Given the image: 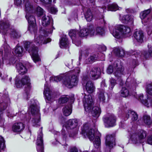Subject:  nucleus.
Instances as JSON below:
<instances>
[{"label": "nucleus", "instance_id": "obj_29", "mask_svg": "<svg viewBox=\"0 0 152 152\" xmlns=\"http://www.w3.org/2000/svg\"><path fill=\"white\" fill-rule=\"evenodd\" d=\"M51 18L48 16L44 15L42 19V25L44 26H46L49 24Z\"/></svg>", "mask_w": 152, "mask_h": 152}, {"label": "nucleus", "instance_id": "obj_63", "mask_svg": "<svg viewBox=\"0 0 152 152\" xmlns=\"http://www.w3.org/2000/svg\"><path fill=\"white\" fill-rule=\"evenodd\" d=\"M51 12L53 14H55L57 11L56 8L54 7H52L50 8Z\"/></svg>", "mask_w": 152, "mask_h": 152}, {"label": "nucleus", "instance_id": "obj_51", "mask_svg": "<svg viewBox=\"0 0 152 152\" xmlns=\"http://www.w3.org/2000/svg\"><path fill=\"white\" fill-rule=\"evenodd\" d=\"M89 49H86L85 50H82L80 52V54L79 57V59L81 60V56L82 55H84L86 56H87L89 53Z\"/></svg>", "mask_w": 152, "mask_h": 152}, {"label": "nucleus", "instance_id": "obj_40", "mask_svg": "<svg viewBox=\"0 0 152 152\" xmlns=\"http://www.w3.org/2000/svg\"><path fill=\"white\" fill-rule=\"evenodd\" d=\"M69 72H71L73 76H76L77 78V76L80 72V69L79 67H77L74 69V70L70 71Z\"/></svg>", "mask_w": 152, "mask_h": 152}, {"label": "nucleus", "instance_id": "obj_4", "mask_svg": "<svg viewBox=\"0 0 152 152\" xmlns=\"http://www.w3.org/2000/svg\"><path fill=\"white\" fill-rule=\"evenodd\" d=\"M24 47L27 51L30 53L32 59L35 63L40 61V59L38 54V48L35 47L33 44L29 42L25 43Z\"/></svg>", "mask_w": 152, "mask_h": 152}, {"label": "nucleus", "instance_id": "obj_22", "mask_svg": "<svg viewBox=\"0 0 152 152\" xmlns=\"http://www.w3.org/2000/svg\"><path fill=\"white\" fill-rule=\"evenodd\" d=\"M99 69L97 68H93L91 69L90 73V75L92 79H97L99 77L100 74Z\"/></svg>", "mask_w": 152, "mask_h": 152}, {"label": "nucleus", "instance_id": "obj_28", "mask_svg": "<svg viewBox=\"0 0 152 152\" xmlns=\"http://www.w3.org/2000/svg\"><path fill=\"white\" fill-rule=\"evenodd\" d=\"M32 12L26 13V18L28 20L29 24L36 23L34 17L32 15Z\"/></svg>", "mask_w": 152, "mask_h": 152}, {"label": "nucleus", "instance_id": "obj_59", "mask_svg": "<svg viewBox=\"0 0 152 152\" xmlns=\"http://www.w3.org/2000/svg\"><path fill=\"white\" fill-rule=\"evenodd\" d=\"M40 1L45 4H50L51 2V0H39Z\"/></svg>", "mask_w": 152, "mask_h": 152}, {"label": "nucleus", "instance_id": "obj_14", "mask_svg": "<svg viewBox=\"0 0 152 152\" xmlns=\"http://www.w3.org/2000/svg\"><path fill=\"white\" fill-rule=\"evenodd\" d=\"M83 79L84 81H87L86 85V89L88 92L90 94L93 93L94 91L95 87L93 83L90 80H88L89 78L88 76H84Z\"/></svg>", "mask_w": 152, "mask_h": 152}, {"label": "nucleus", "instance_id": "obj_55", "mask_svg": "<svg viewBox=\"0 0 152 152\" xmlns=\"http://www.w3.org/2000/svg\"><path fill=\"white\" fill-rule=\"evenodd\" d=\"M26 1V0H15L14 3L16 5L19 6L21 4L23 1L25 3Z\"/></svg>", "mask_w": 152, "mask_h": 152}, {"label": "nucleus", "instance_id": "obj_30", "mask_svg": "<svg viewBox=\"0 0 152 152\" xmlns=\"http://www.w3.org/2000/svg\"><path fill=\"white\" fill-rule=\"evenodd\" d=\"M25 4V9L26 13L32 12L33 7L32 5L28 0H26Z\"/></svg>", "mask_w": 152, "mask_h": 152}, {"label": "nucleus", "instance_id": "obj_16", "mask_svg": "<svg viewBox=\"0 0 152 152\" xmlns=\"http://www.w3.org/2000/svg\"><path fill=\"white\" fill-rule=\"evenodd\" d=\"M51 39L50 38L44 39V37L42 35H39L38 37H35L34 42L37 45H42L43 44H45L50 42Z\"/></svg>", "mask_w": 152, "mask_h": 152}, {"label": "nucleus", "instance_id": "obj_15", "mask_svg": "<svg viewBox=\"0 0 152 152\" xmlns=\"http://www.w3.org/2000/svg\"><path fill=\"white\" fill-rule=\"evenodd\" d=\"M105 144L107 147L110 150L113 146L115 145L114 135H107L106 139Z\"/></svg>", "mask_w": 152, "mask_h": 152}, {"label": "nucleus", "instance_id": "obj_60", "mask_svg": "<svg viewBox=\"0 0 152 152\" xmlns=\"http://www.w3.org/2000/svg\"><path fill=\"white\" fill-rule=\"evenodd\" d=\"M72 41L73 43L77 46H79L81 44V42L80 41H77L75 39H73Z\"/></svg>", "mask_w": 152, "mask_h": 152}, {"label": "nucleus", "instance_id": "obj_46", "mask_svg": "<svg viewBox=\"0 0 152 152\" xmlns=\"http://www.w3.org/2000/svg\"><path fill=\"white\" fill-rule=\"evenodd\" d=\"M98 97L100 102H104L105 97L104 94V91H100L98 94Z\"/></svg>", "mask_w": 152, "mask_h": 152}, {"label": "nucleus", "instance_id": "obj_33", "mask_svg": "<svg viewBox=\"0 0 152 152\" xmlns=\"http://www.w3.org/2000/svg\"><path fill=\"white\" fill-rule=\"evenodd\" d=\"M121 96L124 97H126L130 95V93L128 88L125 87H123L120 91Z\"/></svg>", "mask_w": 152, "mask_h": 152}, {"label": "nucleus", "instance_id": "obj_12", "mask_svg": "<svg viewBox=\"0 0 152 152\" xmlns=\"http://www.w3.org/2000/svg\"><path fill=\"white\" fill-rule=\"evenodd\" d=\"M93 31L91 26H90L87 28H85L80 29L77 34L79 37H86L88 35L91 36H92V35L94 34Z\"/></svg>", "mask_w": 152, "mask_h": 152}, {"label": "nucleus", "instance_id": "obj_34", "mask_svg": "<svg viewBox=\"0 0 152 152\" xmlns=\"http://www.w3.org/2000/svg\"><path fill=\"white\" fill-rule=\"evenodd\" d=\"M69 43L68 39L66 36L63 37L60 42V47L62 48L64 47H66Z\"/></svg>", "mask_w": 152, "mask_h": 152}, {"label": "nucleus", "instance_id": "obj_41", "mask_svg": "<svg viewBox=\"0 0 152 152\" xmlns=\"http://www.w3.org/2000/svg\"><path fill=\"white\" fill-rule=\"evenodd\" d=\"M107 8L108 10L111 11H115L118 9V5L115 3L109 4Z\"/></svg>", "mask_w": 152, "mask_h": 152}, {"label": "nucleus", "instance_id": "obj_3", "mask_svg": "<svg viewBox=\"0 0 152 152\" xmlns=\"http://www.w3.org/2000/svg\"><path fill=\"white\" fill-rule=\"evenodd\" d=\"M15 84L17 88H21L24 85H26L25 89V96L27 97V99L29 97L30 91L31 86L30 82V79L27 76H24L21 77L20 76H17L15 78Z\"/></svg>", "mask_w": 152, "mask_h": 152}, {"label": "nucleus", "instance_id": "obj_10", "mask_svg": "<svg viewBox=\"0 0 152 152\" xmlns=\"http://www.w3.org/2000/svg\"><path fill=\"white\" fill-rule=\"evenodd\" d=\"M114 74L121 82L120 85L123 84V81L121 77L124 75L125 72L124 67L120 64L116 63L114 64Z\"/></svg>", "mask_w": 152, "mask_h": 152}, {"label": "nucleus", "instance_id": "obj_36", "mask_svg": "<svg viewBox=\"0 0 152 152\" xmlns=\"http://www.w3.org/2000/svg\"><path fill=\"white\" fill-rule=\"evenodd\" d=\"M85 17L88 21H91L93 17V15L90 9H88L85 14Z\"/></svg>", "mask_w": 152, "mask_h": 152}, {"label": "nucleus", "instance_id": "obj_58", "mask_svg": "<svg viewBox=\"0 0 152 152\" xmlns=\"http://www.w3.org/2000/svg\"><path fill=\"white\" fill-rule=\"evenodd\" d=\"M130 63L132 66L134 67L136 65L138 64V61L137 59H133Z\"/></svg>", "mask_w": 152, "mask_h": 152}, {"label": "nucleus", "instance_id": "obj_38", "mask_svg": "<svg viewBox=\"0 0 152 152\" xmlns=\"http://www.w3.org/2000/svg\"><path fill=\"white\" fill-rule=\"evenodd\" d=\"M148 52L145 51L143 53V56L145 58L152 56V46L149 48V45H148Z\"/></svg>", "mask_w": 152, "mask_h": 152}, {"label": "nucleus", "instance_id": "obj_61", "mask_svg": "<svg viewBox=\"0 0 152 152\" xmlns=\"http://www.w3.org/2000/svg\"><path fill=\"white\" fill-rule=\"evenodd\" d=\"M147 142L148 144L152 145V135L148 137Z\"/></svg>", "mask_w": 152, "mask_h": 152}, {"label": "nucleus", "instance_id": "obj_44", "mask_svg": "<svg viewBox=\"0 0 152 152\" xmlns=\"http://www.w3.org/2000/svg\"><path fill=\"white\" fill-rule=\"evenodd\" d=\"M69 97L66 95L61 96L58 99V103L64 104L68 100Z\"/></svg>", "mask_w": 152, "mask_h": 152}, {"label": "nucleus", "instance_id": "obj_24", "mask_svg": "<svg viewBox=\"0 0 152 152\" xmlns=\"http://www.w3.org/2000/svg\"><path fill=\"white\" fill-rule=\"evenodd\" d=\"M122 20L124 23H129L132 24L134 22L133 17L129 15H125L122 17Z\"/></svg>", "mask_w": 152, "mask_h": 152}, {"label": "nucleus", "instance_id": "obj_47", "mask_svg": "<svg viewBox=\"0 0 152 152\" xmlns=\"http://www.w3.org/2000/svg\"><path fill=\"white\" fill-rule=\"evenodd\" d=\"M11 34V37L14 38H18L20 37L21 36L20 33L17 31L15 29L12 30Z\"/></svg>", "mask_w": 152, "mask_h": 152}, {"label": "nucleus", "instance_id": "obj_8", "mask_svg": "<svg viewBox=\"0 0 152 152\" xmlns=\"http://www.w3.org/2000/svg\"><path fill=\"white\" fill-rule=\"evenodd\" d=\"M147 136L146 132L142 130H138L135 134L131 136V139L132 142L134 144L140 143L141 140L145 139Z\"/></svg>", "mask_w": 152, "mask_h": 152}, {"label": "nucleus", "instance_id": "obj_52", "mask_svg": "<svg viewBox=\"0 0 152 152\" xmlns=\"http://www.w3.org/2000/svg\"><path fill=\"white\" fill-rule=\"evenodd\" d=\"M76 31L75 30H70L69 33V36L73 40V39H74L76 35Z\"/></svg>", "mask_w": 152, "mask_h": 152}, {"label": "nucleus", "instance_id": "obj_18", "mask_svg": "<svg viewBox=\"0 0 152 152\" xmlns=\"http://www.w3.org/2000/svg\"><path fill=\"white\" fill-rule=\"evenodd\" d=\"M42 136V133L41 132L40 134L38 135L37 140V144L38 145L37 147V150L38 151H40L41 152H43V151Z\"/></svg>", "mask_w": 152, "mask_h": 152}, {"label": "nucleus", "instance_id": "obj_23", "mask_svg": "<svg viewBox=\"0 0 152 152\" xmlns=\"http://www.w3.org/2000/svg\"><path fill=\"white\" fill-rule=\"evenodd\" d=\"M143 96L142 94H140L138 96V99L145 106L149 107L152 105V101L150 99H148L147 100L143 99Z\"/></svg>", "mask_w": 152, "mask_h": 152}, {"label": "nucleus", "instance_id": "obj_17", "mask_svg": "<svg viewBox=\"0 0 152 152\" xmlns=\"http://www.w3.org/2000/svg\"><path fill=\"white\" fill-rule=\"evenodd\" d=\"M133 37L138 42L142 43L143 41V33L142 31L140 30H135L133 34Z\"/></svg>", "mask_w": 152, "mask_h": 152}, {"label": "nucleus", "instance_id": "obj_35", "mask_svg": "<svg viewBox=\"0 0 152 152\" xmlns=\"http://www.w3.org/2000/svg\"><path fill=\"white\" fill-rule=\"evenodd\" d=\"M23 50V48L22 47L17 46L12 53L13 54H15L17 56H20L22 55Z\"/></svg>", "mask_w": 152, "mask_h": 152}, {"label": "nucleus", "instance_id": "obj_19", "mask_svg": "<svg viewBox=\"0 0 152 152\" xmlns=\"http://www.w3.org/2000/svg\"><path fill=\"white\" fill-rule=\"evenodd\" d=\"M24 124L21 122L15 123L12 126V130L14 132H19L24 128Z\"/></svg>", "mask_w": 152, "mask_h": 152}, {"label": "nucleus", "instance_id": "obj_32", "mask_svg": "<svg viewBox=\"0 0 152 152\" xmlns=\"http://www.w3.org/2000/svg\"><path fill=\"white\" fill-rule=\"evenodd\" d=\"M91 113L93 116L94 117H98L99 116L101 111L100 108L98 106H95L93 108Z\"/></svg>", "mask_w": 152, "mask_h": 152}, {"label": "nucleus", "instance_id": "obj_25", "mask_svg": "<svg viewBox=\"0 0 152 152\" xmlns=\"http://www.w3.org/2000/svg\"><path fill=\"white\" fill-rule=\"evenodd\" d=\"M91 27L92 28L94 33V34L93 36L97 35H102L104 34V30L103 28L101 27H98L96 28L95 30L94 29V27L92 26H91Z\"/></svg>", "mask_w": 152, "mask_h": 152}, {"label": "nucleus", "instance_id": "obj_45", "mask_svg": "<svg viewBox=\"0 0 152 152\" xmlns=\"http://www.w3.org/2000/svg\"><path fill=\"white\" fill-rule=\"evenodd\" d=\"M143 121L144 123L148 125H150L152 123L150 116L147 115L143 116Z\"/></svg>", "mask_w": 152, "mask_h": 152}, {"label": "nucleus", "instance_id": "obj_2", "mask_svg": "<svg viewBox=\"0 0 152 152\" xmlns=\"http://www.w3.org/2000/svg\"><path fill=\"white\" fill-rule=\"evenodd\" d=\"M78 78L76 76L72 75L70 72H68L65 75H62L56 77H52L50 78L51 82H58L61 80L62 83L65 86L71 88L76 86L77 83Z\"/></svg>", "mask_w": 152, "mask_h": 152}, {"label": "nucleus", "instance_id": "obj_64", "mask_svg": "<svg viewBox=\"0 0 152 152\" xmlns=\"http://www.w3.org/2000/svg\"><path fill=\"white\" fill-rule=\"evenodd\" d=\"M69 152H78V151L77 148L75 147H73L70 149Z\"/></svg>", "mask_w": 152, "mask_h": 152}, {"label": "nucleus", "instance_id": "obj_50", "mask_svg": "<svg viewBox=\"0 0 152 152\" xmlns=\"http://www.w3.org/2000/svg\"><path fill=\"white\" fill-rule=\"evenodd\" d=\"M5 142L3 137L0 136V151L5 148Z\"/></svg>", "mask_w": 152, "mask_h": 152}, {"label": "nucleus", "instance_id": "obj_42", "mask_svg": "<svg viewBox=\"0 0 152 152\" xmlns=\"http://www.w3.org/2000/svg\"><path fill=\"white\" fill-rule=\"evenodd\" d=\"M150 10L148 9L141 12L140 14V17L141 19H143L146 18L150 12Z\"/></svg>", "mask_w": 152, "mask_h": 152}, {"label": "nucleus", "instance_id": "obj_57", "mask_svg": "<svg viewBox=\"0 0 152 152\" xmlns=\"http://www.w3.org/2000/svg\"><path fill=\"white\" fill-rule=\"evenodd\" d=\"M133 112L134 111L130 110H127L126 113V117L127 119H128L129 116L131 117V115L132 114V112Z\"/></svg>", "mask_w": 152, "mask_h": 152}, {"label": "nucleus", "instance_id": "obj_49", "mask_svg": "<svg viewBox=\"0 0 152 152\" xmlns=\"http://www.w3.org/2000/svg\"><path fill=\"white\" fill-rule=\"evenodd\" d=\"M126 54L129 55H135L136 58L139 57L140 56L138 53L136 51L132 50H130L129 51L126 52Z\"/></svg>", "mask_w": 152, "mask_h": 152}, {"label": "nucleus", "instance_id": "obj_27", "mask_svg": "<svg viewBox=\"0 0 152 152\" xmlns=\"http://www.w3.org/2000/svg\"><path fill=\"white\" fill-rule=\"evenodd\" d=\"M98 58V56L97 54H92L85 61V63L87 64H91Z\"/></svg>", "mask_w": 152, "mask_h": 152}, {"label": "nucleus", "instance_id": "obj_26", "mask_svg": "<svg viewBox=\"0 0 152 152\" xmlns=\"http://www.w3.org/2000/svg\"><path fill=\"white\" fill-rule=\"evenodd\" d=\"M64 115L66 116L69 115L72 112V106L71 104L66 105L63 109Z\"/></svg>", "mask_w": 152, "mask_h": 152}, {"label": "nucleus", "instance_id": "obj_39", "mask_svg": "<svg viewBox=\"0 0 152 152\" xmlns=\"http://www.w3.org/2000/svg\"><path fill=\"white\" fill-rule=\"evenodd\" d=\"M29 25L28 28V30L31 33H35L37 30V27L36 23L29 24Z\"/></svg>", "mask_w": 152, "mask_h": 152}, {"label": "nucleus", "instance_id": "obj_53", "mask_svg": "<svg viewBox=\"0 0 152 152\" xmlns=\"http://www.w3.org/2000/svg\"><path fill=\"white\" fill-rule=\"evenodd\" d=\"M110 84L109 88L110 89L112 90L116 84V81L114 79L112 78L110 79Z\"/></svg>", "mask_w": 152, "mask_h": 152}, {"label": "nucleus", "instance_id": "obj_20", "mask_svg": "<svg viewBox=\"0 0 152 152\" xmlns=\"http://www.w3.org/2000/svg\"><path fill=\"white\" fill-rule=\"evenodd\" d=\"M16 68L20 75H24L26 73L27 71L25 66L21 63H19L16 64Z\"/></svg>", "mask_w": 152, "mask_h": 152}, {"label": "nucleus", "instance_id": "obj_56", "mask_svg": "<svg viewBox=\"0 0 152 152\" xmlns=\"http://www.w3.org/2000/svg\"><path fill=\"white\" fill-rule=\"evenodd\" d=\"M114 69L113 68L112 66L110 65H109L107 68V73L109 74H111L114 72Z\"/></svg>", "mask_w": 152, "mask_h": 152}, {"label": "nucleus", "instance_id": "obj_7", "mask_svg": "<svg viewBox=\"0 0 152 152\" xmlns=\"http://www.w3.org/2000/svg\"><path fill=\"white\" fill-rule=\"evenodd\" d=\"M131 32L130 28L128 26L123 25L116 26L113 30L112 34L115 37L119 39L120 37V34L124 35L128 34Z\"/></svg>", "mask_w": 152, "mask_h": 152}, {"label": "nucleus", "instance_id": "obj_9", "mask_svg": "<svg viewBox=\"0 0 152 152\" xmlns=\"http://www.w3.org/2000/svg\"><path fill=\"white\" fill-rule=\"evenodd\" d=\"M83 101L85 110L88 112H91L94 104V99L92 96L90 94L85 95Z\"/></svg>", "mask_w": 152, "mask_h": 152}, {"label": "nucleus", "instance_id": "obj_11", "mask_svg": "<svg viewBox=\"0 0 152 152\" xmlns=\"http://www.w3.org/2000/svg\"><path fill=\"white\" fill-rule=\"evenodd\" d=\"M103 121L106 127H112L115 125L116 118L113 115L111 114L104 118Z\"/></svg>", "mask_w": 152, "mask_h": 152}, {"label": "nucleus", "instance_id": "obj_37", "mask_svg": "<svg viewBox=\"0 0 152 152\" xmlns=\"http://www.w3.org/2000/svg\"><path fill=\"white\" fill-rule=\"evenodd\" d=\"M135 83L136 81L134 78L131 79L130 77H129L127 78L126 82V87H128L130 86H132V85L134 84Z\"/></svg>", "mask_w": 152, "mask_h": 152}, {"label": "nucleus", "instance_id": "obj_54", "mask_svg": "<svg viewBox=\"0 0 152 152\" xmlns=\"http://www.w3.org/2000/svg\"><path fill=\"white\" fill-rule=\"evenodd\" d=\"M132 120L133 121H136L138 118V115L137 113L134 111L131 115Z\"/></svg>", "mask_w": 152, "mask_h": 152}, {"label": "nucleus", "instance_id": "obj_21", "mask_svg": "<svg viewBox=\"0 0 152 152\" xmlns=\"http://www.w3.org/2000/svg\"><path fill=\"white\" fill-rule=\"evenodd\" d=\"M9 23L8 21H0V28L2 30V32L5 34L9 27Z\"/></svg>", "mask_w": 152, "mask_h": 152}, {"label": "nucleus", "instance_id": "obj_5", "mask_svg": "<svg viewBox=\"0 0 152 152\" xmlns=\"http://www.w3.org/2000/svg\"><path fill=\"white\" fill-rule=\"evenodd\" d=\"M39 107L36 103L31 104L29 108V110L32 115L37 114L33 118L32 120L33 126L35 127L39 126V122L40 121V116L39 113Z\"/></svg>", "mask_w": 152, "mask_h": 152}, {"label": "nucleus", "instance_id": "obj_43", "mask_svg": "<svg viewBox=\"0 0 152 152\" xmlns=\"http://www.w3.org/2000/svg\"><path fill=\"white\" fill-rule=\"evenodd\" d=\"M37 14L38 16H40L45 15V12L40 7H38L36 8Z\"/></svg>", "mask_w": 152, "mask_h": 152}, {"label": "nucleus", "instance_id": "obj_13", "mask_svg": "<svg viewBox=\"0 0 152 152\" xmlns=\"http://www.w3.org/2000/svg\"><path fill=\"white\" fill-rule=\"evenodd\" d=\"M43 94L46 99L48 101L51 100L55 97L54 92L50 89L47 83L45 85Z\"/></svg>", "mask_w": 152, "mask_h": 152}, {"label": "nucleus", "instance_id": "obj_1", "mask_svg": "<svg viewBox=\"0 0 152 152\" xmlns=\"http://www.w3.org/2000/svg\"><path fill=\"white\" fill-rule=\"evenodd\" d=\"M81 133L84 136L86 135L90 140L93 141L94 145L97 149L98 151L94 150L92 151V152H99L100 151L99 147L100 145L99 133L96 131L95 132L93 129L89 128V124H83Z\"/></svg>", "mask_w": 152, "mask_h": 152}, {"label": "nucleus", "instance_id": "obj_48", "mask_svg": "<svg viewBox=\"0 0 152 152\" xmlns=\"http://www.w3.org/2000/svg\"><path fill=\"white\" fill-rule=\"evenodd\" d=\"M147 93L150 95H152V83L148 84L146 88Z\"/></svg>", "mask_w": 152, "mask_h": 152}, {"label": "nucleus", "instance_id": "obj_62", "mask_svg": "<svg viewBox=\"0 0 152 152\" xmlns=\"http://www.w3.org/2000/svg\"><path fill=\"white\" fill-rule=\"evenodd\" d=\"M61 134L64 137L66 138V132L64 129V126H63V128L61 130Z\"/></svg>", "mask_w": 152, "mask_h": 152}, {"label": "nucleus", "instance_id": "obj_6", "mask_svg": "<svg viewBox=\"0 0 152 152\" xmlns=\"http://www.w3.org/2000/svg\"><path fill=\"white\" fill-rule=\"evenodd\" d=\"M77 124L78 121L76 119H69L66 122L65 127L67 130H70L69 132V137H73L77 133L78 129L76 128Z\"/></svg>", "mask_w": 152, "mask_h": 152}, {"label": "nucleus", "instance_id": "obj_31", "mask_svg": "<svg viewBox=\"0 0 152 152\" xmlns=\"http://www.w3.org/2000/svg\"><path fill=\"white\" fill-rule=\"evenodd\" d=\"M113 52L115 55L118 57H123L125 55L124 51L121 48H115Z\"/></svg>", "mask_w": 152, "mask_h": 152}]
</instances>
